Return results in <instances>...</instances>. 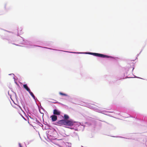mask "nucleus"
Listing matches in <instances>:
<instances>
[{
  "instance_id": "423d86ee",
  "label": "nucleus",
  "mask_w": 147,
  "mask_h": 147,
  "mask_svg": "<svg viewBox=\"0 0 147 147\" xmlns=\"http://www.w3.org/2000/svg\"><path fill=\"white\" fill-rule=\"evenodd\" d=\"M24 88L28 92L30 91V90L29 88L28 87L27 85L26 84H24L23 85Z\"/></svg>"
},
{
  "instance_id": "0eeeda50",
  "label": "nucleus",
  "mask_w": 147,
  "mask_h": 147,
  "mask_svg": "<svg viewBox=\"0 0 147 147\" xmlns=\"http://www.w3.org/2000/svg\"><path fill=\"white\" fill-rule=\"evenodd\" d=\"M64 120H68V119H69V116L65 114L64 115Z\"/></svg>"
},
{
  "instance_id": "9d476101",
  "label": "nucleus",
  "mask_w": 147,
  "mask_h": 147,
  "mask_svg": "<svg viewBox=\"0 0 147 147\" xmlns=\"http://www.w3.org/2000/svg\"><path fill=\"white\" fill-rule=\"evenodd\" d=\"M18 144H19V147H22L21 145V144L20 143H19Z\"/></svg>"
},
{
  "instance_id": "6e6552de",
  "label": "nucleus",
  "mask_w": 147,
  "mask_h": 147,
  "mask_svg": "<svg viewBox=\"0 0 147 147\" xmlns=\"http://www.w3.org/2000/svg\"><path fill=\"white\" fill-rule=\"evenodd\" d=\"M29 92L31 96L34 99H35V96H34L33 93L30 90V91L29 92Z\"/></svg>"
},
{
  "instance_id": "f03ea898",
  "label": "nucleus",
  "mask_w": 147,
  "mask_h": 147,
  "mask_svg": "<svg viewBox=\"0 0 147 147\" xmlns=\"http://www.w3.org/2000/svg\"><path fill=\"white\" fill-rule=\"evenodd\" d=\"M74 122L72 120H65V125L69 126H72Z\"/></svg>"
},
{
  "instance_id": "20e7f679",
  "label": "nucleus",
  "mask_w": 147,
  "mask_h": 147,
  "mask_svg": "<svg viewBox=\"0 0 147 147\" xmlns=\"http://www.w3.org/2000/svg\"><path fill=\"white\" fill-rule=\"evenodd\" d=\"M53 114L55 115H59L61 114V112L59 111L56 109H54L53 110Z\"/></svg>"
},
{
  "instance_id": "f257e3e1",
  "label": "nucleus",
  "mask_w": 147,
  "mask_h": 147,
  "mask_svg": "<svg viewBox=\"0 0 147 147\" xmlns=\"http://www.w3.org/2000/svg\"><path fill=\"white\" fill-rule=\"evenodd\" d=\"M89 53L90 54L93 55L95 56L101 57L109 58L111 57V56H109L96 53Z\"/></svg>"
},
{
  "instance_id": "1a4fd4ad",
  "label": "nucleus",
  "mask_w": 147,
  "mask_h": 147,
  "mask_svg": "<svg viewBox=\"0 0 147 147\" xmlns=\"http://www.w3.org/2000/svg\"><path fill=\"white\" fill-rule=\"evenodd\" d=\"M59 94L61 95H63V96H67V95L65 94H64V93H62V92H59Z\"/></svg>"
},
{
  "instance_id": "7ed1b4c3",
  "label": "nucleus",
  "mask_w": 147,
  "mask_h": 147,
  "mask_svg": "<svg viewBox=\"0 0 147 147\" xmlns=\"http://www.w3.org/2000/svg\"><path fill=\"white\" fill-rule=\"evenodd\" d=\"M65 120H61L58 121L56 122L57 125L61 126L62 125H65Z\"/></svg>"
},
{
  "instance_id": "9b49d317",
  "label": "nucleus",
  "mask_w": 147,
  "mask_h": 147,
  "mask_svg": "<svg viewBox=\"0 0 147 147\" xmlns=\"http://www.w3.org/2000/svg\"><path fill=\"white\" fill-rule=\"evenodd\" d=\"M10 75H14V74H10Z\"/></svg>"
},
{
  "instance_id": "39448f33",
  "label": "nucleus",
  "mask_w": 147,
  "mask_h": 147,
  "mask_svg": "<svg viewBox=\"0 0 147 147\" xmlns=\"http://www.w3.org/2000/svg\"><path fill=\"white\" fill-rule=\"evenodd\" d=\"M51 118L52 120L53 121H55L57 119V117L55 115H52L51 116Z\"/></svg>"
}]
</instances>
